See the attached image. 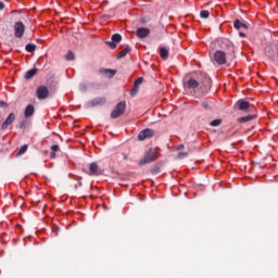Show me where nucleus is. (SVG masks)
I'll return each instance as SVG.
<instances>
[{
    "mask_svg": "<svg viewBox=\"0 0 278 278\" xmlns=\"http://www.w3.org/2000/svg\"><path fill=\"white\" fill-rule=\"evenodd\" d=\"M65 59L71 62L72 60H75V53H73L72 51H70L66 55Z\"/></svg>",
    "mask_w": 278,
    "mask_h": 278,
    "instance_id": "obj_26",
    "label": "nucleus"
},
{
    "mask_svg": "<svg viewBox=\"0 0 278 278\" xmlns=\"http://www.w3.org/2000/svg\"><path fill=\"white\" fill-rule=\"evenodd\" d=\"M185 88L188 90H197L200 86L201 83L194 78H189L187 81L184 83Z\"/></svg>",
    "mask_w": 278,
    "mask_h": 278,
    "instance_id": "obj_5",
    "label": "nucleus"
},
{
    "mask_svg": "<svg viewBox=\"0 0 278 278\" xmlns=\"http://www.w3.org/2000/svg\"><path fill=\"white\" fill-rule=\"evenodd\" d=\"M129 51H131V49L129 47H126L123 51H121L117 54L118 60H121V58H125V55H127Z\"/></svg>",
    "mask_w": 278,
    "mask_h": 278,
    "instance_id": "obj_21",
    "label": "nucleus"
},
{
    "mask_svg": "<svg viewBox=\"0 0 278 278\" xmlns=\"http://www.w3.org/2000/svg\"><path fill=\"white\" fill-rule=\"evenodd\" d=\"M204 110H212V103L210 101L202 102Z\"/></svg>",
    "mask_w": 278,
    "mask_h": 278,
    "instance_id": "obj_27",
    "label": "nucleus"
},
{
    "mask_svg": "<svg viewBox=\"0 0 278 278\" xmlns=\"http://www.w3.org/2000/svg\"><path fill=\"white\" fill-rule=\"evenodd\" d=\"M239 36H241V38H244V36H247L244 33H240Z\"/></svg>",
    "mask_w": 278,
    "mask_h": 278,
    "instance_id": "obj_36",
    "label": "nucleus"
},
{
    "mask_svg": "<svg viewBox=\"0 0 278 278\" xmlns=\"http://www.w3.org/2000/svg\"><path fill=\"white\" fill-rule=\"evenodd\" d=\"M151 34L149 28L140 27L137 29V37L138 38H147Z\"/></svg>",
    "mask_w": 278,
    "mask_h": 278,
    "instance_id": "obj_13",
    "label": "nucleus"
},
{
    "mask_svg": "<svg viewBox=\"0 0 278 278\" xmlns=\"http://www.w3.org/2000/svg\"><path fill=\"white\" fill-rule=\"evenodd\" d=\"M160 148H150L143 155V157L139 161V166H144V164H151V162H155L160 157Z\"/></svg>",
    "mask_w": 278,
    "mask_h": 278,
    "instance_id": "obj_1",
    "label": "nucleus"
},
{
    "mask_svg": "<svg viewBox=\"0 0 278 278\" xmlns=\"http://www.w3.org/2000/svg\"><path fill=\"white\" fill-rule=\"evenodd\" d=\"M222 123V119H214L211 122V127H218Z\"/></svg>",
    "mask_w": 278,
    "mask_h": 278,
    "instance_id": "obj_28",
    "label": "nucleus"
},
{
    "mask_svg": "<svg viewBox=\"0 0 278 278\" xmlns=\"http://www.w3.org/2000/svg\"><path fill=\"white\" fill-rule=\"evenodd\" d=\"M126 103L119 102L116 104L115 109L111 112V118H121L125 114Z\"/></svg>",
    "mask_w": 278,
    "mask_h": 278,
    "instance_id": "obj_2",
    "label": "nucleus"
},
{
    "mask_svg": "<svg viewBox=\"0 0 278 278\" xmlns=\"http://www.w3.org/2000/svg\"><path fill=\"white\" fill-rule=\"evenodd\" d=\"M37 73H38L37 68H31L26 72L24 77H25V79H31V77H34V75H36Z\"/></svg>",
    "mask_w": 278,
    "mask_h": 278,
    "instance_id": "obj_18",
    "label": "nucleus"
},
{
    "mask_svg": "<svg viewBox=\"0 0 278 278\" xmlns=\"http://www.w3.org/2000/svg\"><path fill=\"white\" fill-rule=\"evenodd\" d=\"M105 98H96L92 101L87 102L86 108H94L96 105H104Z\"/></svg>",
    "mask_w": 278,
    "mask_h": 278,
    "instance_id": "obj_10",
    "label": "nucleus"
},
{
    "mask_svg": "<svg viewBox=\"0 0 278 278\" xmlns=\"http://www.w3.org/2000/svg\"><path fill=\"white\" fill-rule=\"evenodd\" d=\"M89 170H90V175H93L96 177L101 175V169H99V165H97V163H91L89 165Z\"/></svg>",
    "mask_w": 278,
    "mask_h": 278,
    "instance_id": "obj_14",
    "label": "nucleus"
},
{
    "mask_svg": "<svg viewBox=\"0 0 278 278\" xmlns=\"http://www.w3.org/2000/svg\"><path fill=\"white\" fill-rule=\"evenodd\" d=\"M13 29L15 38H23L25 36V24L23 22H15Z\"/></svg>",
    "mask_w": 278,
    "mask_h": 278,
    "instance_id": "obj_3",
    "label": "nucleus"
},
{
    "mask_svg": "<svg viewBox=\"0 0 278 278\" xmlns=\"http://www.w3.org/2000/svg\"><path fill=\"white\" fill-rule=\"evenodd\" d=\"M213 58L216 64H219V65L227 64V54L224 51L217 50L214 53Z\"/></svg>",
    "mask_w": 278,
    "mask_h": 278,
    "instance_id": "obj_4",
    "label": "nucleus"
},
{
    "mask_svg": "<svg viewBox=\"0 0 278 278\" xmlns=\"http://www.w3.org/2000/svg\"><path fill=\"white\" fill-rule=\"evenodd\" d=\"M35 112H36V109H34V105L28 104L24 111L25 118H29V116H34Z\"/></svg>",
    "mask_w": 278,
    "mask_h": 278,
    "instance_id": "obj_15",
    "label": "nucleus"
},
{
    "mask_svg": "<svg viewBox=\"0 0 278 278\" xmlns=\"http://www.w3.org/2000/svg\"><path fill=\"white\" fill-rule=\"evenodd\" d=\"M124 160H127V156H124Z\"/></svg>",
    "mask_w": 278,
    "mask_h": 278,
    "instance_id": "obj_37",
    "label": "nucleus"
},
{
    "mask_svg": "<svg viewBox=\"0 0 278 278\" xmlns=\"http://www.w3.org/2000/svg\"><path fill=\"white\" fill-rule=\"evenodd\" d=\"M181 149H184V144H179V146L177 147V150H178V151H181Z\"/></svg>",
    "mask_w": 278,
    "mask_h": 278,
    "instance_id": "obj_35",
    "label": "nucleus"
},
{
    "mask_svg": "<svg viewBox=\"0 0 278 278\" xmlns=\"http://www.w3.org/2000/svg\"><path fill=\"white\" fill-rule=\"evenodd\" d=\"M26 51L28 53H34V51H36V45L34 43H27L26 47H25Z\"/></svg>",
    "mask_w": 278,
    "mask_h": 278,
    "instance_id": "obj_24",
    "label": "nucleus"
},
{
    "mask_svg": "<svg viewBox=\"0 0 278 278\" xmlns=\"http://www.w3.org/2000/svg\"><path fill=\"white\" fill-rule=\"evenodd\" d=\"M24 153H27V144L22 146L17 154L23 155Z\"/></svg>",
    "mask_w": 278,
    "mask_h": 278,
    "instance_id": "obj_29",
    "label": "nucleus"
},
{
    "mask_svg": "<svg viewBox=\"0 0 278 278\" xmlns=\"http://www.w3.org/2000/svg\"><path fill=\"white\" fill-rule=\"evenodd\" d=\"M236 108H238V110H241L242 112L249 110V108H251V103H249V101H244V100H239L236 103Z\"/></svg>",
    "mask_w": 278,
    "mask_h": 278,
    "instance_id": "obj_12",
    "label": "nucleus"
},
{
    "mask_svg": "<svg viewBox=\"0 0 278 278\" xmlns=\"http://www.w3.org/2000/svg\"><path fill=\"white\" fill-rule=\"evenodd\" d=\"M24 127H25V122H22L21 125H20V128L24 129Z\"/></svg>",
    "mask_w": 278,
    "mask_h": 278,
    "instance_id": "obj_34",
    "label": "nucleus"
},
{
    "mask_svg": "<svg viewBox=\"0 0 278 278\" xmlns=\"http://www.w3.org/2000/svg\"><path fill=\"white\" fill-rule=\"evenodd\" d=\"M49 97V89L45 86H40L37 88V98L42 100Z\"/></svg>",
    "mask_w": 278,
    "mask_h": 278,
    "instance_id": "obj_8",
    "label": "nucleus"
},
{
    "mask_svg": "<svg viewBox=\"0 0 278 278\" xmlns=\"http://www.w3.org/2000/svg\"><path fill=\"white\" fill-rule=\"evenodd\" d=\"M14 121H16V115H14V113H10L7 117V119L2 123L1 125V130H5L8 129V127H10V125H12V123H14Z\"/></svg>",
    "mask_w": 278,
    "mask_h": 278,
    "instance_id": "obj_7",
    "label": "nucleus"
},
{
    "mask_svg": "<svg viewBox=\"0 0 278 278\" xmlns=\"http://www.w3.org/2000/svg\"><path fill=\"white\" fill-rule=\"evenodd\" d=\"M235 29H248L247 24L242 23L240 20H236L233 23Z\"/></svg>",
    "mask_w": 278,
    "mask_h": 278,
    "instance_id": "obj_17",
    "label": "nucleus"
},
{
    "mask_svg": "<svg viewBox=\"0 0 278 278\" xmlns=\"http://www.w3.org/2000/svg\"><path fill=\"white\" fill-rule=\"evenodd\" d=\"M184 157H188V152H180V153L177 155V159H178V160H184Z\"/></svg>",
    "mask_w": 278,
    "mask_h": 278,
    "instance_id": "obj_30",
    "label": "nucleus"
},
{
    "mask_svg": "<svg viewBox=\"0 0 278 278\" xmlns=\"http://www.w3.org/2000/svg\"><path fill=\"white\" fill-rule=\"evenodd\" d=\"M160 56L162 58V60H166V58H168V50L164 47H161Z\"/></svg>",
    "mask_w": 278,
    "mask_h": 278,
    "instance_id": "obj_20",
    "label": "nucleus"
},
{
    "mask_svg": "<svg viewBox=\"0 0 278 278\" xmlns=\"http://www.w3.org/2000/svg\"><path fill=\"white\" fill-rule=\"evenodd\" d=\"M5 8V4L3 2H0V11Z\"/></svg>",
    "mask_w": 278,
    "mask_h": 278,
    "instance_id": "obj_33",
    "label": "nucleus"
},
{
    "mask_svg": "<svg viewBox=\"0 0 278 278\" xmlns=\"http://www.w3.org/2000/svg\"><path fill=\"white\" fill-rule=\"evenodd\" d=\"M143 81V78L142 77H139L135 80L134 83V87L130 91V96L131 97H136V94H138V91L140 90V84H142Z\"/></svg>",
    "mask_w": 278,
    "mask_h": 278,
    "instance_id": "obj_9",
    "label": "nucleus"
},
{
    "mask_svg": "<svg viewBox=\"0 0 278 278\" xmlns=\"http://www.w3.org/2000/svg\"><path fill=\"white\" fill-rule=\"evenodd\" d=\"M106 45H108L111 49H116V46H117V45L115 43V41H113V40H112V41H108Z\"/></svg>",
    "mask_w": 278,
    "mask_h": 278,
    "instance_id": "obj_31",
    "label": "nucleus"
},
{
    "mask_svg": "<svg viewBox=\"0 0 278 278\" xmlns=\"http://www.w3.org/2000/svg\"><path fill=\"white\" fill-rule=\"evenodd\" d=\"M121 40H123V36H121V34H114L112 36V41L116 45L118 42H121Z\"/></svg>",
    "mask_w": 278,
    "mask_h": 278,
    "instance_id": "obj_23",
    "label": "nucleus"
},
{
    "mask_svg": "<svg viewBox=\"0 0 278 278\" xmlns=\"http://www.w3.org/2000/svg\"><path fill=\"white\" fill-rule=\"evenodd\" d=\"M155 131L153 129L146 128L138 135V140H147V138H153Z\"/></svg>",
    "mask_w": 278,
    "mask_h": 278,
    "instance_id": "obj_6",
    "label": "nucleus"
},
{
    "mask_svg": "<svg viewBox=\"0 0 278 278\" xmlns=\"http://www.w3.org/2000/svg\"><path fill=\"white\" fill-rule=\"evenodd\" d=\"M51 153H50V157H55V153H58V151H60V146H58V144H53L52 147H51Z\"/></svg>",
    "mask_w": 278,
    "mask_h": 278,
    "instance_id": "obj_22",
    "label": "nucleus"
},
{
    "mask_svg": "<svg viewBox=\"0 0 278 278\" xmlns=\"http://www.w3.org/2000/svg\"><path fill=\"white\" fill-rule=\"evenodd\" d=\"M0 108H8V103L1 101V102H0Z\"/></svg>",
    "mask_w": 278,
    "mask_h": 278,
    "instance_id": "obj_32",
    "label": "nucleus"
},
{
    "mask_svg": "<svg viewBox=\"0 0 278 278\" xmlns=\"http://www.w3.org/2000/svg\"><path fill=\"white\" fill-rule=\"evenodd\" d=\"M222 49H233V43L229 40V39H223L222 40V45H220Z\"/></svg>",
    "mask_w": 278,
    "mask_h": 278,
    "instance_id": "obj_16",
    "label": "nucleus"
},
{
    "mask_svg": "<svg viewBox=\"0 0 278 278\" xmlns=\"http://www.w3.org/2000/svg\"><path fill=\"white\" fill-rule=\"evenodd\" d=\"M201 18H210V11L204 10L200 13Z\"/></svg>",
    "mask_w": 278,
    "mask_h": 278,
    "instance_id": "obj_25",
    "label": "nucleus"
},
{
    "mask_svg": "<svg viewBox=\"0 0 278 278\" xmlns=\"http://www.w3.org/2000/svg\"><path fill=\"white\" fill-rule=\"evenodd\" d=\"M100 74L104 75L108 79H112L116 75V70L101 68Z\"/></svg>",
    "mask_w": 278,
    "mask_h": 278,
    "instance_id": "obj_11",
    "label": "nucleus"
},
{
    "mask_svg": "<svg viewBox=\"0 0 278 278\" xmlns=\"http://www.w3.org/2000/svg\"><path fill=\"white\" fill-rule=\"evenodd\" d=\"M254 118H255V116H253V115H247L243 117H239L238 123H249V121H253Z\"/></svg>",
    "mask_w": 278,
    "mask_h": 278,
    "instance_id": "obj_19",
    "label": "nucleus"
}]
</instances>
